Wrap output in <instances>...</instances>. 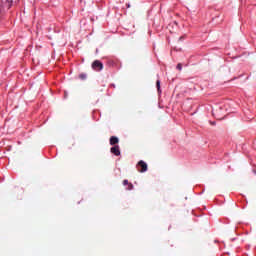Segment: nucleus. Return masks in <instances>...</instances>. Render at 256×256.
<instances>
[{
  "mask_svg": "<svg viewBox=\"0 0 256 256\" xmlns=\"http://www.w3.org/2000/svg\"><path fill=\"white\" fill-rule=\"evenodd\" d=\"M92 69H94V71H103V64L101 61L99 60H95L92 63Z\"/></svg>",
  "mask_w": 256,
  "mask_h": 256,
  "instance_id": "1",
  "label": "nucleus"
},
{
  "mask_svg": "<svg viewBox=\"0 0 256 256\" xmlns=\"http://www.w3.org/2000/svg\"><path fill=\"white\" fill-rule=\"evenodd\" d=\"M138 171H140V173H145L147 171V163H145V161L140 160L138 162Z\"/></svg>",
  "mask_w": 256,
  "mask_h": 256,
  "instance_id": "2",
  "label": "nucleus"
},
{
  "mask_svg": "<svg viewBox=\"0 0 256 256\" xmlns=\"http://www.w3.org/2000/svg\"><path fill=\"white\" fill-rule=\"evenodd\" d=\"M111 153L113 155H116V157H119L121 155V150L119 149V145H115L110 149Z\"/></svg>",
  "mask_w": 256,
  "mask_h": 256,
  "instance_id": "3",
  "label": "nucleus"
},
{
  "mask_svg": "<svg viewBox=\"0 0 256 256\" xmlns=\"http://www.w3.org/2000/svg\"><path fill=\"white\" fill-rule=\"evenodd\" d=\"M117 143H119V138H117L116 136H111L110 137V145H117Z\"/></svg>",
  "mask_w": 256,
  "mask_h": 256,
  "instance_id": "4",
  "label": "nucleus"
},
{
  "mask_svg": "<svg viewBox=\"0 0 256 256\" xmlns=\"http://www.w3.org/2000/svg\"><path fill=\"white\" fill-rule=\"evenodd\" d=\"M156 87L158 89V93H160L161 92V81L160 80L156 81Z\"/></svg>",
  "mask_w": 256,
  "mask_h": 256,
  "instance_id": "5",
  "label": "nucleus"
},
{
  "mask_svg": "<svg viewBox=\"0 0 256 256\" xmlns=\"http://www.w3.org/2000/svg\"><path fill=\"white\" fill-rule=\"evenodd\" d=\"M79 79H82V81H85V79H87V74L85 73L80 74Z\"/></svg>",
  "mask_w": 256,
  "mask_h": 256,
  "instance_id": "6",
  "label": "nucleus"
},
{
  "mask_svg": "<svg viewBox=\"0 0 256 256\" xmlns=\"http://www.w3.org/2000/svg\"><path fill=\"white\" fill-rule=\"evenodd\" d=\"M133 188H134L133 184L130 183V184L127 186L126 190H127V191H133Z\"/></svg>",
  "mask_w": 256,
  "mask_h": 256,
  "instance_id": "7",
  "label": "nucleus"
},
{
  "mask_svg": "<svg viewBox=\"0 0 256 256\" xmlns=\"http://www.w3.org/2000/svg\"><path fill=\"white\" fill-rule=\"evenodd\" d=\"M176 69H178V71H181L183 69V65L181 63L177 64Z\"/></svg>",
  "mask_w": 256,
  "mask_h": 256,
  "instance_id": "8",
  "label": "nucleus"
},
{
  "mask_svg": "<svg viewBox=\"0 0 256 256\" xmlns=\"http://www.w3.org/2000/svg\"><path fill=\"white\" fill-rule=\"evenodd\" d=\"M131 182H129V180H123V185L124 186H128Z\"/></svg>",
  "mask_w": 256,
  "mask_h": 256,
  "instance_id": "9",
  "label": "nucleus"
},
{
  "mask_svg": "<svg viewBox=\"0 0 256 256\" xmlns=\"http://www.w3.org/2000/svg\"><path fill=\"white\" fill-rule=\"evenodd\" d=\"M183 37H180L179 40L182 41Z\"/></svg>",
  "mask_w": 256,
  "mask_h": 256,
  "instance_id": "10",
  "label": "nucleus"
},
{
  "mask_svg": "<svg viewBox=\"0 0 256 256\" xmlns=\"http://www.w3.org/2000/svg\"><path fill=\"white\" fill-rule=\"evenodd\" d=\"M211 125H215V122H212Z\"/></svg>",
  "mask_w": 256,
  "mask_h": 256,
  "instance_id": "11",
  "label": "nucleus"
}]
</instances>
